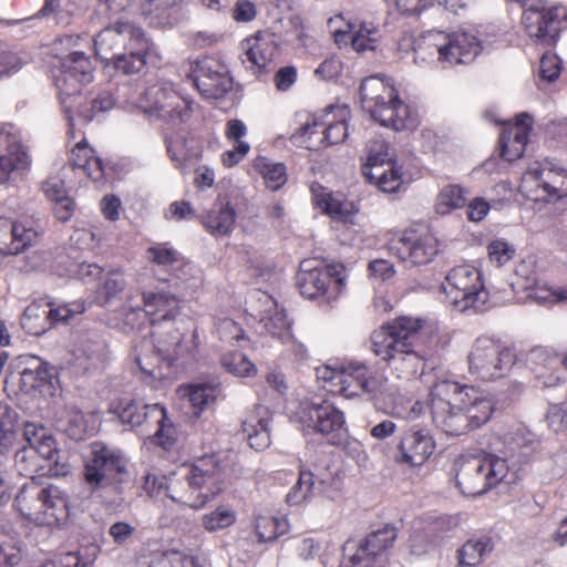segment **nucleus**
I'll return each mask as SVG.
<instances>
[{"instance_id": "nucleus-1", "label": "nucleus", "mask_w": 567, "mask_h": 567, "mask_svg": "<svg viewBox=\"0 0 567 567\" xmlns=\"http://www.w3.org/2000/svg\"><path fill=\"white\" fill-rule=\"evenodd\" d=\"M498 454L470 457L460 462L456 472L457 487L464 495H482L501 482L511 470L528 462L538 447V441L524 433L507 434Z\"/></svg>"}, {"instance_id": "nucleus-2", "label": "nucleus", "mask_w": 567, "mask_h": 567, "mask_svg": "<svg viewBox=\"0 0 567 567\" xmlns=\"http://www.w3.org/2000/svg\"><path fill=\"white\" fill-rule=\"evenodd\" d=\"M421 329V320L400 317L371 334V349L399 379H410L424 367L423 357L413 349L412 339Z\"/></svg>"}, {"instance_id": "nucleus-3", "label": "nucleus", "mask_w": 567, "mask_h": 567, "mask_svg": "<svg viewBox=\"0 0 567 567\" xmlns=\"http://www.w3.org/2000/svg\"><path fill=\"white\" fill-rule=\"evenodd\" d=\"M23 440L25 444L14 453V468L19 475L37 481V476L59 477L69 473L49 429L40 423L25 422Z\"/></svg>"}, {"instance_id": "nucleus-4", "label": "nucleus", "mask_w": 567, "mask_h": 567, "mask_svg": "<svg viewBox=\"0 0 567 567\" xmlns=\"http://www.w3.org/2000/svg\"><path fill=\"white\" fill-rule=\"evenodd\" d=\"M226 480L225 467L214 456H204L186 467L183 481L166 487L167 496L175 503L193 509L204 507L218 495Z\"/></svg>"}, {"instance_id": "nucleus-5", "label": "nucleus", "mask_w": 567, "mask_h": 567, "mask_svg": "<svg viewBox=\"0 0 567 567\" xmlns=\"http://www.w3.org/2000/svg\"><path fill=\"white\" fill-rule=\"evenodd\" d=\"M360 99L364 111L385 127L394 131L413 130L417 118L400 100L393 85L374 75L365 78L360 85Z\"/></svg>"}, {"instance_id": "nucleus-6", "label": "nucleus", "mask_w": 567, "mask_h": 567, "mask_svg": "<svg viewBox=\"0 0 567 567\" xmlns=\"http://www.w3.org/2000/svg\"><path fill=\"white\" fill-rule=\"evenodd\" d=\"M18 512L39 525H55L69 517L66 495L55 485L29 481L14 498Z\"/></svg>"}, {"instance_id": "nucleus-7", "label": "nucleus", "mask_w": 567, "mask_h": 567, "mask_svg": "<svg viewBox=\"0 0 567 567\" xmlns=\"http://www.w3.org/2000/svg\"><path fill=\"white\" fill-rule=\"evenodd\" d=\"M481 49L478 40L471 33L431 31L417 44L415 58L422 61H436L445 69L473 62Z\"/></svg>"}, {"instance_id": "nucleus-8", "label": "nucleus", "mask_w": 567, "mask_h": 567, "mask_svg": "<svg viewBox=\"0 0 567 567\" xmlns=\"http://www.w3.org/2000/svg\"><path fill=\"white\" fill-rule=\"evenodd\" d=\"M154 338L155 354L153 357H136L135 361L140 370L154 379H163L167 373L163 371L162 364H155L153 361L165 363L167 368L175 364H184L195 358L197 351L196 334L185 339L183 334L173 329L172 324L166 330L155 328L152 332Z\"/></svg>"}, {"instance_id": "nucleus-9", "label": "nucleus", "mask_w": 567, "mask_h": 567, "mask_svg": "<svg viewBox=\"0 0 567 567\" xmlns=\"http://www.w3.org/2000/svg\"><path fill=\"white\" fill-rule=\"evenodd\" d=\"M110 410L123 424L132 429L142 426L147 430L154 429V433H148V436H153L165 450L171 449L176 440V430L169 422L165 408L159 403L145 404L142 401L123 398L112 402Z\"/></svg>"}, {"instance_id": "nucleus-10", "label": "nucleus", "mask_w": 567, "mask_h": 567, "mask_svg": "<svg viewBox=\"0 0 567 567\" xmlns=\"http://www.w3.org/2000/svg\"><path fill=\"white\" fill-rule=\"evenodd\" d=\"M461 383L453 380H439L431 389V414L433 423L447 435H462L470 430L464 412Z\"/></svg>"}, {"instance_id": "nucleus-11", "label": "nucleus", "mask_w": 567, "mask_h": 567, "mask_svg": "<svg viewBox=\"0 0 567 567\" xmlns=\"http://www.w3.org/2000/svg\"><path fill=\"white\" fill-rule=\"evenodd\" d=\"M442 290L447 302L461 312H483L487 308L488 292L480 270L473 266L463 265L451 269L442 284Z\"/></svg>"}, {"instance_id": "nucleus-12", "label": "nucleus", "mask_w": 567, "mask_h": 567, "mask_svg": "<svg viewBox=\"0 0 567 567\" xmlns=\"http://www.w3.org/2000/svg\"><path fill=\"white\" fill-rule=\"evenodd\" d=\"M296 279L300 293L320 303L336 300L346 287L342 265L324 267L315 259L300 262Z\"/></svg>"}, {"instance_id": "nucleus-13", "label": "nucleus", "mask_w": 567, "mask_h": 567, "mask_svg": "<svg viewBox=\"0 0 567 567\" xmlns=\"http://www.w3.org/2000/svg\"><path fill=\"white\" fill-rule=\"evenodd\" d=\"M93 72L90 58L80 51L71 52L60 59V65L54 71V83L71 130L74 126L71 115L73 99L80 94L84 85L92 82Z\"/></svg>"}, {"instance_id": "nucleus-14", "label": "nucleus", "mask_w": 567, "mask_h": 567, "mask_svg": "<svg viewBox=\"0 0 567 567\" xmlns=\"http://www.w3.org/2000/svg\"><path fill=\"white\" fill-rule=\"evenodd\" d=\"M396 529L386 524L361 539H349L343 545L341 567H384L386 551L396 539Z\"/></svg>"}, {"instance_id": "nucleus-15", "label": "nucleus", "mask_w": 567, "mask_h": 567, "mask_svg": "<svg viewBox=\"0 0 567 567\" xmlns=\"http://www.w3.org/2000/svg\"><path fill=\"white\" fill-rule=\"evenodd\" d=\"M467 359L470 373L483 381L504 377L515 363L512 350L489 337L477 338Z\"/></svg>"}, {"instance_id": "nucleus-16", "label": "nucleus", "mask_w": 567, "mask_h": 567, "mask_svg": "<svg viewBox=\"0 0 567 567\" xmlns=\"http://www.w3.org/2000/svg\"><path fill=\"white\" fill-rule=\"evenodd\" d=\"M127 462L118 452L102 443H94L85 463L84 477L93 489L112 486L120 492L128 477Z\"/></svg>"}, {"instance_id": "nucleus-17", "label": "nucleus", "mask_w": 567, "mask_h": 567, "mask_svg": "<svg viewBox=\"0 0 567 567\" xmlns=\"http://www.w3.org/2000/svg\"><path fill=\"white\" fill-rule=\"evenodd\" d=\"M522 23L537 45L554 47L560 31L567 27V10L561 6L545 7L538 1L524 10Z\"/></svg>"}, {"instance_id": "nucleus-18", "label": "nucleus", "mask_w": 567, "mask_h": 567, "mask_svg": "<svg viewBox=\"0 0 567 567\" xmlns=\"http://www.w3.org/2000/svg\"><path fill=\"white\" fill-rule=\"evenodd\" d=\"M520 189L534 202L558 200L567 196V171L546 161L525 173Z\"/></svg>"}, {"instance_id": "nucleus-19", "label": "nucleus", "mask_w": 567, "mask_h": 567, "mask_svg": "<svg viewBox=\"0 0 567 567\" xmlns=\"http://www.w3.org/2000/svg\"><path fill=\"white\" fill-rule=\"evenodd\" d=\"M136 105L148 117L167 122H183L189 116L190 106L175 91L162 84H153L145 89Z\"/></svg>"}, {"instance_id": "nucleus-20", "label": "nucleus", "mask_w": 567, "mask_h": 567, "mask_svg": "<svg viewBox=\"0 0 567 567\" xmlns=\"http://www.w3.org/2000/svg\"><path fill=\"white\" fill-rule=\"evenodd\" d=\"M147 35L135 22L120 18L94 37L95 55L110 65V60Z\"/></svg>"}, {"instance_id": "nucleus-21", "label": "nucleus", "mask_w": 567, "mask_h": 567, "mask_svg": "<svg viewBox=\"0 0 567 567\" xmlns=\"http://www.w3.org/2000/svg\"><path fill=\"white\" fill-rule=\"evenodd\" d=\"M192 80L206 99H221L233 87L229 70L220 60L205 56L192 68Z\"/></svg>"}, {"instance_id": "nucleus-22", "label": "nucleus", "mask_w": 567, "mask_h": 567, "mask_svg": "<svg viewBox=\"0 0 567 567\" xmlns=\"http://www.w3.org/2000/svg\"><path fill=\"white\" fill-rule=\"evenodd\" d=\"M389 251L406 264L422 266L431 262L439 252L437 239L430 233L405 230L400 238L389 243Z\"/></svg>"}, {"instance_id": "nucleus-23", "label": "nucleus", "mask_w": 567, "mask_h": 567, "mask_svg": "<svg viewBox=\"0 0 567 567\" xmlns=\"http://www.w3.org/2000/svg\"><path fill=\"white\" fill-rule=\"evenodd\" d=\"M348 113L349 111L346 107L340 109L339 120L337 122H328L322 132L318 131L319 124L316 120L308 121L290 136L291 143L307 150H318L322 144L334 145L342 143L348 136V125L346 122Z\"/></svg>"}, {"instance_id": "nucleus-24", "label": "nucleus", "mask_w": 567, "mask_h": 567, "mask_svg": "<svg viewBox=\"0 0 567 567\" xmlns=\"http://www.w3.org/2000/svg\"><path fill=\"white\" fill-rule=\"evenodd\" d=\"M30 158L21 145L12 124L0 125V184H4L16 171L25 169Z\"/></svg>"}, {"instance_id": "nucleus-25", "label": "nucleus", "mask_w": 567, "mask_h": 567, "mask_svg": "<svg viewBox=\"0 0 567 567\" xmlns=\"http://www.w3.org/2000/svg\"><path fill=\"white\" fill-rule=\"evenodd\" d=\"M243 63L257 76L268 73V66L278 55V44L272 34L257 33L241 42Z\"/></svg>"}, {"instance_id": "nucleus-26", "label": "nucleus", "mask_w": 567, "mask_h": 567, "mask_svg": "<svg viewBox=\"0 0 567 567\" xmlns=\"http://www.w3.org/2000/svg\"><path fill=\"white\" fill-rule=\"evenodd\" d=\"M39 237V230L33 221H13L7 217H0V254L13 256L23 252L34 245Z\"/></svg>"}, {"instance_id": "nucleus-27", "label": "nucleus", "mask_w": 567, "mask_h": 567, "mask_svg": "<svg viewBox=\"0 0 567 567\" xmlns=\"http://www.w3.org/2000/svg\"><path fill=\"white\" fill-rule=\"evenodd\" d=\"M143 311L150 318L153 328L169 326L179 315V299L175 292L156 288V290H144L142 292Z\"/></svg>"}, {"instance_id": "nucleus-28", "label": "nucleus", "mask_w": 567, "mask_h": 567, "mask_svg": "<svg viewBox=\"0 0 567 567\" xmlns=\"http://www.w3.org/2000/svg\"><path fill=\"white\" fill-rule=\"evenodd\" d=\"M434 449L435 442L430 432L413 426L403 434L395 461L410 466H420L433 454Z\"/></svg>"}, {"instance_id": "nucleus-29", "label": "nucleus", "mask_w": 567, "mask_h": 567, "mask_svg": "<svg viewBox=\"0 0 567 567\" xmlns=\"http://www.w3.org/2000/svg\"><path fill=\"white\" fill-rule=\"evenodd\" d=\"M306 410L308 411L309 426L322 435H330L329 442L337 444L336 437L346 424L342 411L328 400L318 403L311 402Z\"/></svg>"}, {"instance_id": "nucleus-30", "label": "nucleus", "mask_w": 567, "mask_h": 567, "mask_svg": "<svg viewBox=\"0 0 567 567\" xmlns=\"http://www.w3.org/2000/svg\"><path fill=\"white\" fill-rule=\"evenodd\" d=\"M340 393L347 398L361 395L372 396L377 390V379L363 363H348L340 365L339 382Z\"/></svg>"}, {"instance_id": "nucleus-31", "label": "nucleus", "mask_w": 567, "mask_h": 567, "mask_svg": "<svg viewBox=\"0 0 567 567\" xmlns=\"http://www.w3.org/2000/svg\"><path fill=\"white\" fill-rule=\"evenodd\" d=\"M532 128V116L528 113L517 115L516 123L503 128L499 136L501 156L508 162L519 158L527 144Z\"/></svg>"}, {"instance_id": "nucleus-32", "label": "nucleus", "mask_w": 567, "mask_h": 567, "mask_svg": "<svg viewBox=\"0 0 567 567\" xmlns=\"http://www.w3.org/2000/svg\"><path fill=\"white\" fill-rule=\"evenodd\" d=\"M270 422L271 413L261 404H257L252 413L243 421V432L250 447L261 451L270 445Z\"/></svg>"}, {"instance_id": "nucleus-33", "label": "nucleus", "mask_w": 567, "mask_h": 567, "mask_svg": "<svg viewBox=\"0 0 567 567\" xmlns=\"http://www.w3.org/2000/svg\"><path fill=\"white\" fill-rule=\"evenodd\" d=\"M152 48L151 40L146 37L126 50H123L110 60L107 68H113L123 75L140 73L146 65V56Z\"/></svg>"}, {"instance_id": "nucleus-34", "label": "nucleus", "mask_w": 567, "mask_h": 567, "mask_svg": "<svg viewBox=\"0 0 567 567\" xmlns=\"http://www.w3.org/2000/svg\"><path fill=\"white\" fill-rule=\"evenodd\" d=\"M464 412L470 422V430H475L484 425L494 411V404L491 399L483 396L480 392L470 385L461 384Z\"/></svg>"}, {"instance_id": "nucleus-35", "label": "nucleus", "mask_w": 567, "mask_h": 567, "mask_svg": "<svg viewBox=\"0 0 567 567\" xmlns=\"http://www.w3.org/2000/svg\"><path fill=\"white\" fill-rule=\"evenodd\" d=\"M203 227L212 236H229L236 226V212L229 202H218L200 217Z\"/></svg>"}, {"instance_id": "nucleus-36", "label": "nucleus", "mask_w": 567, "mask_h": 567, "mask_svg": "<svg viewBox=\"0 0 567 567\" xmlns=\"http://www.w3.org/2000/svg\"><path fill=\"white\" fill-rule=\"evenodd\" d=\"M522 296L519 301H534L539 305H548L567 300V287L553 289L546 282H540L537 277H528L518 282Z\"/></svg>"}, {"instance_id": "nucleus-37", "label": "nucleus", "mask_w": 567, "mask_h": 567, "mask_svg": "<svg viewBox=\"0 0 567 567\" xmlns=\"http://www.w3.org/2000/svg\"><path fill=\"white\" fill-rule=\"evenodd\" d=\"M18 368L20 390L24 393L41 389L51 378L47 365L37 357H21Z\"/></svg>"}, {"instance_id": "nucleus-38", "label": "nucleus", "mask_w": 567, "mask_h": 567, "mask_svg": "<svg viewBox=\"0 0 567 567\" xmlns=\"http://www.w3.org/2000/svg\"><path fill=\"white\" fill-rule=\"evenodd\" d=\"M185 0H143L142 13L150 18L151 23L158 27L173 25L179 19L181 8Z\"/></svg>"}, {"instance_id": "nucleus-39", "label": "nucleus", "mask_w": 567, "mask_h": 567, "mask_svg": "<svg viewBox=\"0 0 567 567\" xmlns=\"http://www.w3.org/2000/svg\"><path fill=\"white\" fill-rule=\"evenodd\" d=\"M493 549L491 537L470 538L456 550L457 567H477Z\"/></svg>"}, {"instance_id": "nucleus-40", "label": "nucleus", "mask_w": 567, "mask_h": 567, "mask_svg": "<svg viewBox=\"0 0 567 567\" xmlns=\"http://www.w3.org/2000/svg\"><path fill=\"white\" fill-rule=\"evenodd\" d=\"M20 324L31 336H42L51 329L47 310V300L38 299L32 301L23 311Z\"/></svg>"}, {"instance_id": "nucleus-41", "label": "nucleus", "mask_w": 567, "mask_h": 567, "mask_svg": "<svg viewBox=\"0 0 567 567\" xmlns=\"http://www.w3.org/2000/svg\"><path fill=\"white\" fill-rule=\"evenodd\" d=\"M56 429L64 432L70 439L81 441L87 432V423L81 410L66 406L60 411L55 419Z\"/></svg>"}, {"instance_id": "nucleus-42", "label": "nucleus", "mask_w": 567, "mask_h": 567, "mask_svg": "<svg viewBox=\"0 0 567 567\" xmlns=\"http://www.w3.org/2000/svg\"><path fill=\"white\" fill-rule=\"evenodd\" d=\"M265 299L266 302L271 305V308L261 316L260 323L267 333L278 338L281 342H286V339H290L291 323L285 310L278 309L269 296H265Z\"/></svg>"}, {"instance_id": "nucleus-43", "label": "nucleus", "mask_w": 567, "mask_h": 567, "mask_svg": "<svg viewBox=\"0 0 567 567\" xmlns=\"http://www.w3.org/2000/svg\"><path fill=\"white\" fill-rule=\"evenodd\" d=\"M75 353L78 359L85 358L95 365L106 358V343L97 333L84 332L78 339Z\"/></svg>"}, {"instance_id": "nucleus-44", "label": "nucleus", "mask_w": 567, "mask_h": 567, "mask_svg": "<svg viewBox=\"0 0 567 567\" xmlns=\"http://www.w3.org/2000/svg\"><path fill=\"white\" fill-rule=\"evenodd\" d=\"M317 206L331 218L348 221L353 212V205L344 199L341 195L322 192L316 195Z\"/></svg>"}, {"instance_id": "nucleus-45", "label": "nucleus", "mask_w": 567, "mask_h": 567, "mask_svg": "<svg viewBox=\"0 0 567 567\" xmlns=\"http://www.w3.org/2000/svg\"><path fill=\"white\" fill-rule=\"evenodd\" d=\"M18 412L0 402V453H8L17 440Z\"/></svg>"}, {"instance_id": "nucleus-46", "label": "nucleus", "mask_w": 567, "mask_h": 567, "mask_svg": "<svg viewBox=\"0 0 567 567\" xmlns=\"http://www.w3.org/2000/svg\"><path fill=\"white\" fill-rule=\"evenodd\" d=\"M468 192L460 185L444 186L435 200V210L437 214L446 215L454 209L466 206Z\"/></svg>"}, {"instance_id": "nucleus-47", "label": "nucleus", "mask_w": 567, "mask_h": 567, "mask_svg": "<svg viewBox=\"0 0 567 567\" xmlns=\"http://www.w3.org/2000/svg\"><path fill=\"white\" fill-rule=\"evenodd\" d=\"M254 167L264 177L267 187L271 190L279 189L287 182L286 167L282 163L258 156L254 162Z\"/></svg>"}, {"instance_id": "nucleus-48", "label": "nucleus", "mask_w": 567, "mask_h": 567, "mask_svg": "<svg viewBox=\"0 0 567 567\" xmlns=\"http://www.w3.org/2000/svg\"><path fill=\"white\" fill-rule=\"evenodd\" d=\"M317 496L315 473L301 468L297 483L286 496L289 505H299L310 497Z\"/></svg>"}, {"instance_id": "nucleus-49", "label": "nucleus", "mask_w": 567, "mask_h": 567, "mask_svg": "<svg viewBox=\"0 0 567 567\" xmlns=\"http://www.w3.org/2000/svg\"><path fill=\"white\" fill-rule=\"evenodd\" d=\"M255 529L259 542H272L288 530V523L285 518L258 515L255 519Z\"/></svg>"}, {"instance_id": "nucleus-50", "label": "nucleus", "mask_w": 567, "mask_h": 567, "mask_svg": "<svg viewBox=\"0 0 567 567\" xmlns=\"http://www.w3.org/2000/svg\"><path fill=\"white\" fill-rule=\"evenodd\" d=\"M364 176L370 183H374L384 193H394L402 184L401 169L394 164H389L388 168L380 172L365 169Z\"/></svg>"}, {"instance_id": "nucleus-51", "label": "nucleus", "mask_w": 567, "mask_h": 567, "mask_svg": "<svg viewBox=\"0 0 567 567\" xmlns=\"http://www.w3.org/2000/svg\"><path fill=\"white\" fill-rule=\"evenodd\" d=\"M220 363L228 373L238 378L252 377L257 372L255 364L239 351L225 353Z\"/></svg>"}, {"instance_id": "nucleus-52", "label": "nucleus", "mask_w": 567, "mask_h": 567, "mask_svg": "<svg viewBox=\"0 0 567 567\" xmlns=\"http://www.w3.org/2000/svg\"><path fill=\"white\" fill-rule=\"evenodd\" d=\"M47 310L51 329L59 323H66L75 315H81L85 310L84 302L75 301L72 303L55 305L47 300Z\"/></svg>"}, {"instance_id": "nucleus-53", "label": "nucleus", "mask_w": 567, "mask_h": 567, "mask_svg": "<svg viewBox=\"0 0 567 567\" xmlns=\"http://www.w3.org/2000/svg\"><path fill=\"white\" fill-rule=\"evenodd\" d=\"M236 522V513L228 506H218L215 511L205 514L202 518L204 528L217 532L231 526Z\"/></svg>"}, {"instance_id": "nucleus-54", "label": "nucleus", "mask_w": 567, "mask_h": 567, "mask_svg": "<svg viewBox=\"0 0 567 567\" xmlns=\"http://www.w3.org/2000/svg\"><path fill=\"white\" fill-rule=\"evenodd\" d=\"M390 146L384 141H375L370 145L367 162L363 164L362 173L364 171L373 169V172H380L385 169L383 166L392 163Z\"/></svg>"}, {"instance_id": "nucleus-55", "label": "nucleus", "mask_w": 567, "mask_h": 567, "mask_svg": "<svg viewBox=\"0 0 567 567\" xmlns=\"http://www.w3.org/2000/svg\"><path fill=\"white\" fill-rule=\"evenodd\" d=\"M317 495H322L331 501L341 497L343 482L342 477L331 473L315 474Z\"/></svg>"}, {"instance_id": "nucleus-56", "label": "nucleus", "mask_w": 567, "mask_h": 567, "mask_svg": "<svg viewBox=\"0 0 567 567\" xmlns=\"http://www.w3.org/2000/svg\"><path fill=\"white\" fill-rule=\"evenodd\" d=\"M147 259L162 267L173 266L181 261V254L167 243L155 244L146 250Z\"/></svg>"}, {"instance_id": "nucleus-57", "label": "nucleus", "mask_w": 567, "mask_h": 567, "mask_svg": "<svg viewBox=\"0 0 567 567\" xmlns=\"http://www.w3.org/2000/svg\"><path fill=\"white\" fill-rule=\"evenodd\" d=\"M217 396V388L208 384H196L189 390V401L193 408L202 412L212 405Z\"/></svg>"}, {"instance_id": "nucleus-58", "label": "nucleus", "mask_w": 567, "mask_h": 567, "mask_svg": "<svg viewBox=\"0 0 567 567\" xmlns=\"http://www.w3.org/2000/svg\"><path fill=\"white\" fill-rule=\"evenodd\" d=\"M167 153L177 167H182L192 156L184 135L166 137Z\"/></svg>"}, {"instance_id": "nucleus-59", "label": "nucleus", "mask_w": 567, "mask_h": 567, "mask_svg": "<svg viewBox=\"0 0 567 567\" xmlns=\"http://www.w3.org/2000/svg\"><path fill=\"white\" fill-rule=\"evenodd\" d=\"M28 60L12 52L6 44H0V76L18 72Z\"/></svg>"}, {"instance_id": "nucleus-60", "label": "nucleus", "mask_w": 567, "mask_h": 567, "mask_svg": "<svg viewBox=\"0 0 567 567\" xmlns=\"http://www.w3.org/2000/svg\"><path fill=\"white\" fill-rule=\"evenodd\" d=\"M487 249L491 262L495 264L497 267H502L512 260L516 251L514 246L502 239L493 240Z\"/></svg>"}, {"instance_id": "nucleus-61", "label": "nucleus", "mask_w": 567, "mask_h": 567, "mask_svg": "<svg viewBox=\"0 0 567 567\" xmlns=\"http://www.w3.org/2000/svg\"><path fill=\"white\" fill-rule=\"evenodd\" d=\"M378 30L370 25H360L351 39L353 49L357 51L373 50L378 41Z\"/></svg>"}, {"instance_id": "nucleus-62", "label": "nucleus", "mask_w": 567, "mask_h": 567, "mask_svg": "<svg viewBox=\"0 0 567 567\" xmlns=\"http://www.w3.org/2000/svg\"><path fill=\"white\" fill-rule=\"evenodd\" d=\"M560 61L555 54H543L539 63V76L543 81L554 82L560 74Z\"/></svg>"}, {"instance_id": "nucleus-63", "label": "nucleus", "mask_w": 567, "mask_h": 567, "mask_svg": "<svg viewBox=\"0 0 567 567\" xmlns=\"http://www.w3.org/2000/svg\"><path fill=\"white\" fill-rule=\"evenodd\" d=\"M126 287V281L123 274L120 270H112L107 272L106 279L103 284V293L105 300L109 301L112 298L120 295Z\"/></svg>"}, {"instance_id": "nucleus-64", "label": "nucleus", "mask_w": 567, "mask_h": 567, "mask_svg": "<svg viewBox=\"0 0 567 567\" xmlns=\"http://www.w3.org/2000/svg\"><path fill=\"white\" fill-rule=\"evenodd\" d=\"M548 425L553 431L560 432L567 429V402L553 405L547 413Z\"/></svg>"}]
</instances>
